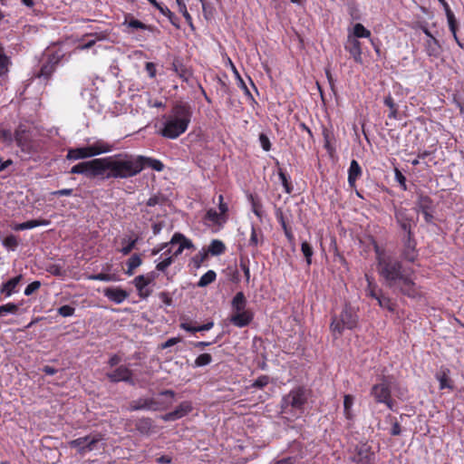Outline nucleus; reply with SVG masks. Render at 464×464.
I'll list each match as a JSON object with an SVG mask.
<instances>
[{
  "instance_id": "obj_47",
  "label": "nucleus",
  "mask_w": 464,
  "mask_h": 464,
  "mask_svg": "<svg viewBox=\"0 0 464 464\" xmlns=\"http://www.w3.org/2000/svg\"><path fill=\"white\" fill-rule=\"evenodd\" d=\"M3 246L8 250L14 251L19 246L18 237L14 235H9L3 240Z\"/></svg>"
},
{
  "instance_id": "obj_61",
  "label": "nucleus",
  "mask_w": 464,
  "mask_h": 464,
  "mask_svg": "<svg viewBox=\"0 0 464 464\" xmlns=\"http://www.w3.org/2000/svg\"><path fill=\"white\" fill-rule=\"evenodd\" d=\"M58 314L63 317H69L74 314L75 308L71 305H62L57 310Z\"/></svg>"
},
{
  "instance_id": "obj_38",
  "label": "nucleus",
  "mask_w": 464,
  "mask_h": 464,
  "mask_svg": "<svg viewBox=\"0 0 464 464\" xmlns=\"http://www.w3.org/2000/svg\"><path fill=\"white\" fill-rule=\"evenodd\" d=\"M14 139L18 147L24 151H29L30 145L27 143L25 139V131L24 130H16L14 135Z\"/></svg>"
},
{
  "instance_id": "obj_57",
  "label": "nucleus",
  "mask_w": 464,
  "mask_h": 464,
  "mask_svg": "<svg viewBox=\"0 0 464 464\" xmlns=\"http://www.w3.org/2000/svg\"><path fill=\"white\" fill-rule=\"evenodd\" d=\"M270 382V378L267 375H261L251 384L252 388L263 389Z\"/></svg>"
},
{
  "instance_id": "obj_37",
  "label": "nucleus",
  "mask_w": 464,
  "mask_h": 464,
  "mask_svg": "<svg viewBox=\"0 0 464 464\" xmlns=\"http://www.w3.org/2000/svg\"><path fill=\"white\" fill-rule=\"evenodd\" d=\"M125 21L128 22V25L131 28L149 30L150 32H153L155 30V27L153 25L146 24L140 22V20L135 19L130 14L126 16Z\"/></svg>"
},
{
  "instance_id": "obj_16",
  "label": "nucleus",
  "mask_w": 464,
  "mask_h": 464,
  "mask_svg": "<svg viewBox=\"0 0 464 464\" xmlns=\"http://www.w3.org/2000/svg\"><path fill=\"white\" fill-rule=\"evenodd\" d=\"M152 281L153 276H145L143 275L138 276L134 278L133 284L140 298L145 299L151 295V290L147 289L146 286L149 285Z\"/></svg>"
},
{
  "instance_id": "obj_41",
  "label": "nucleus",
  "mask_w": 464,
  "mask_h": 464,
  "mask_svg": "<svg viewBox=\"0 0 464 464\" xmlns=\"http://www.w3.org/2000/svg\"><path fill=\"white\" fill-rule=\"evenodd\" d=\"M142 263L140 256L138 254L132 255L127 261V271L126 274L128 276H131L134 273V270L139 267Z\"/></svg>"
},
{
  "instance_id": "obj_26",
  "label": "nucleus",
  "mask_w": 464,
  "mask_h": 464,
  "mask_svg": "<svg viewBox=\"0 0 464 464\" xmlns=\"http://www.w3.org/2000/svg\"><path fill=\"white\" fill-rule=\"evenodd\" d=\"M231 306L233 313L249 311L246 307V298L243 292H238L232 299Z\"/></svg>"
},
{
  "instance_id": "obj_9",
  "label": "nucleus",
  "mask_w": 464,
  "mask_h": 464,
  "mask_svg": "<svg viewBox=\"0 0 464 464\" xmlns=\"http://www.w3.org/2000/svg\"><path fill=\"white\" fill-rule=\"evenodd\" d=\"M371 395L377 403H382L386 405L388 409L393 410L395 401L392 397L391 386L386 379H382L381 382L372 385Z\"/></svg>"
},
{
  "instance_id": "obj_15",
  "label": "nucleus",
  "mask_w": 464,
  "mask_h": 464,
  "mask_svg": "<svg viewBox=\"0 0 464 464\" xmlns=\"http://www.w3.org/2000/svg\"><path fill=\"white\" fill-rule=\"evenodd\" d=\"M344 49L350 53L355 63H362V44L357 38L352 36L351 34H348L347 40L344 43Z\"/></svg>"
},
{
  "instance_id": "obj_12",
  "label": "nucleus",
  "mask_w": 464,
  "mask_h": 464,
  "mask_svg": "<svg viewBox=\"0 0 464 464\" xmlns=\"http://www.w3.org/2000/svg\"><path fill=\"white\" fill-rule=\"evenodd\" d=\"M106 377L113 383L123 382L130 385H135L132 371L123 364L119 365L111 372H106Z\"/></svg>"
},
{
  "instance_id": "obj_32",
  "label": "nucleus",
  "mask_w": 464,
  "mask_h": 464,
  "mask_svg": "<svg viewBox=\"0 0 464 464\" xmlns=\"http://www.w3.org/2000/svg\"><path fill=\"white\" fill-rule=\"evenodd\" d=\"M365 277L368 283L365 289L366 295L376 300L379 295L382 293V290L378 287L372 277L369 276L368 275H366Z\"/></svg>"
},
{
  "instance_id": "obj_7",
  "label": "nucleus",
  "mask_w": 464,
  "mask_h": 464,
  "mask_svg": "<svg viewBox=\"0 0 464 464\" xmlns=\"http://www.w3.org/2000/svg\"><path fill=\"white\" fill-rule=\"evenodd\" d=\"M103 440L101 433L89 434L72 440L68 442L71 449H75L79 455L84 456L87 452H91L97 449V444Z\"/></svg>"
},
{
  "instance_id": "obj_53",
  "label": "nucleus",
  "mask_w": 464,
  "mask_h": 464,
  "mask_svg": "<svg viewBox=\"0 0 464 464\" xmlns=\"http://www.w3.org/2000/svg\"><path fill=\"white\" fill-rule=\"evenodd\" d=\"M230 63H231V66H232V69H233L235 74L237 75V78L238 79V82H239L238 86L244 91L245 95H246L251 100H254V97H253L252 93L250 92L249 89L246 85L244 80L241 78V76L238 73L237 68L235 67V65L231 62H230Z\"/></svg>"
},
{
  "instance_id": "obj_50",
  "label": "nucleus",
  "mask_w": 464,
  "mask_h": 464,
  "mask_svg": "<svg viewBox=\"0 0 464 464\" xmlns=\"http://www.w3.org/2000/svg\"><path fill=\"white\" fill-rule=\"evenodd\" d=\"M212 362V356L209 353H201L194 361L193 367H203L208 365Z\"/></svg>"
},
{
  "instance_id": "obj_28",
  "label": "nucleus",
  "mask_w": 464,
  "mask_h": 464,
  "mask_svg": "<svg viewBox=\"0 0 464 464\" xmlns=\"http://www.w3.org/2000/svg\"><path fill=\"white\" fill-rule=\"evenodd\" d=\"M354 403V396L351 394H345L343 396V415L348 420L354 419V413L353 412V406Z\"/></svg>"
},
{
  "instance_id": "obj_44",
  "label": "nucleus",
  "mask_w": 464,
  "mask_h": 464,
  "mask_svg": "<svg viewBox=\"0 0 464 464\" xmlns=\"http://www.w3.org/2000/svg\"><path fill=\"white\" fill-rule=\"evenodd\" d=\"M352 36H354L355 38H370L371 37V32L370 30L366 29L362 24H355L353 26V34H351Z\"/></svg>"
},
{
  "instance_id": "obj_36",
  "label": "nucleus",
  "mask_w": 464,
  "mask_h": 464,
  "mask_svg": "<svg viewBox=\"0 0 464 464\" xmlns=\"http://www.w3.org/2000/svg\"><path fill=\"white\" fill-rule=\"evenodd\" d=\"M45 62L56 67L63 57V53L61 52V50L48 49L45 53Z\"/></svg>"
},
{
  "instance_id": "obj_43",
  "label": "nucleus",
  "mask_w": 464,
  "mask_h": 464,
  "mask_svg": "<svg viewBox=\"0 0 464 464\" xmlns=\"http://www.w3.org/2000/svg\"><path fill=\"white\" fill-rule=\"evenodd\" d=\"M55 69V66L52 65L51 63H48L47 62H44L42 64L39 72L37 73V77L48 80L52 76Z\"/></svg>"
},
{
  "instance_id": "obj_14",
  "label": "nucleus",
  "mask_w": 464,
  "mask_h": 464,
  "mask_svg": "<svg viewBox=\"0 0 464 464\" xmlns=\"http://www.w3.org/2000/svg\"><path fill=\"white\" fill-rule=\"evenodd\" d=\"M373 456L372 447L368 443H361L355 446L351 459L357 464H373Z\"/></svg>"
},
{
  "instance_id": "obj_60",
  "label": "nucleus",
  "mask_w": 464,
  "mask_h": 464,
  "mask_svg": "<svg viewBox=\"0 0 464 464\" xmlns=\"http://www.w3.org/2000/svg\"><path fill=\"white\" fill-rule=\"evenodd\" d=\"M323 137L324 141V148L331 152L333 150V147L331 145V140L333 139L332 131L324 128L323 130Z\"/></svg>"
},
{
  "instance_id": "obj_64",
  "label": "nucleus",
  "mask_w": 464,
  "mask_h": 464,
  "mask_svg": "<svg viewBox=\"0 0 464 464\" xmlns=\"http://www.w3.org/2000/svg\"><path fill=\"white\" fill-rule=\"evenodd\" d=\"M87 164H88V161H82V162H80V163L74 165L71 169L70 173L85 175Z\"/></svg>"
},
{
  "instance_id": "obj_40",
  "label": "nucleus",
  "mask_w": 464,
  "mask_h": 464,
  "mask_svg": "<svg viewBox=\"0 0 464 464\" xmlns=\"http://www.w3.org/2000/svg\"><path fill=\"white\" fill-rule=\"evenodd\" d=\"M226 250L225 244L218 240L213 239L208 246V254L210 253L213 256H219L223 254Z\"/></svg>"
},
{
  "instance_id": "obj_34",
  "label": "nucleus",
  "mask_w": 464,
  "mask_h": 464,
  "mask_svg": "<svg viewBox=\"0 0 464 464\" xmlns=\"http://www.w3.org/2000/svg\"><path fill=\"white\" fill-rule=\"evenodd\" d=\"M214 326L213 322H208L207 324L198 325V326H192L190 323H181L180 328L190 333H196V332H202V331H208Z\"/></svg>"
},
{
  "instance_id": "obj_25",
  "label": "nucleus",
  "mask_w": 464,
  "mask_h": 464,
  "mask_svg": "<svg viewBox=\"0 0 464 464\" xmlns=\"http://www.w3.org/2000/svg\"><path fill=\"white\" fill-rule=\"evenodd\" d=\"M92 156H98L102 153L111 152L113 150V146L102 140H96L93 144L90 145Z\"/></svg>"
},
{
  "instance_id": "obj_19",
  "label": "nucleus",
  "mask_w": 464,
  "mask_h": 464,
  "mask_svg": "<svg viewBox=\"0 0 464 464\" xmlns=\"http://www.w3.org/2000/svg\"><path fill=\"white\" fill-rule=\"evenodd\" d=\"M135 429L139 433L144 436H150L156 432V425L152 419L142 417L135 421Z\"/></svg>"
},
{
  "instance_id": "obj_29",
  "label": "nucleus",
  "mask_w": 464,
  "mask_h": 464,
  "mask_svg": "<svg viewBox=\"0 0 464 464\" xmlns=\"http://www.w3.org/2000/svg\"><path fill=\"white\" fill-rule=\"evenodd\" d=\"M384 105L389 108V114L388 118L392 120H398L399 119V107L398 104L394 102V99L391 94H388L384 98Z\"/></svg>"
},
{
  "instance_id": "obj_24",
  "label": "nucleus",
  "mask_w": 464,
  "mask_h": 464,
  "mask_svg": "<svg viewBox=\"0 0 464 464\" xmlns=\"http://www.w3.org/2000/svg\"><path fill=\"white\" fill-rule=\"evenodd\" d=\"M22 279V276H16L11 279H9L7 282L2 284L0 287L1 294H4L5 296L12 295L16 290L17 285H19L20 281Z\"/></svg>"
},
{
  "instance_id": "obj_51",
  "label": "nucleus",
  "mask_w": 464,
  "mask_h": 464,
  "mask_svg": "<svg viewBox=\"0 0 464 464\" xmlns=\"http://www.w3.org/2000/svg\"><path fill=\"white\" fill-rule=\"evenodd\" d=\"M89 279L95 280V281H102V282H111V281L117 280L115 275L107 274V273H99V274L92 275L89 276Z\"/></svg>"
},
{
  "instance_id": "obj_8",
  "label": "nucleus",
  "mask_w": 464,
  "mask_h": 464,
  "mask_svg": "<svg viewBox=\"0 0 464 464\" xmlns=\"http://www.w3.org/2000/svg\"><path fill=\"white\" fill-rule=\"evenodd\" d=\"M393 210L395 221L403 234L414 233V228L418 223V216L414 217L410 209L402 206H394Z\"/></svg>"
},
{
  "instance_id": "obj_6",
  "label": "nucleus",
  "mask_w": 464,
  "mask_h": 464,
  "mask_svg": "<svg viewBox=\"0 0 464 464\" xmlns=\"http://www.w3.org/2000/svg\"><path fill=\"white\" fill-rule=\"evenodd\" d=\"M309 395V390L304 386L292 389L282 398V411L285 413L298 411L299 414H302L304 411V406L307 403Z\"/></svg>"
},
{
  "instance_id": "obj_42",
  "label": "nucleus",
  "mask_w": 464,
  "mask_h": 464,
  "mask_svg": "<svg viewBox=\"0 0 464 464\" xmlns=\"http://www.w3.org/2000/svg\"><path fill=\"white\" fill-rule=\"evenodd\" d=\"M217 278V274L214 270H208L198 280V286L205 287L210 284H212Z\"/></svg>"
},
{
  "instance_id": "obj_56",
  "label": "nucleus",
  "mask_w": 464,
  "mask_h": 464,
  "mask_svg": "<svg viewBox=\"0 0 464 464\" xmlns=\"http://www.w3.org/2000/svg\"><path fill=\"white\" fill-rule=\"evenodd\" d=\"M18 309V305L14 303L0 305V315L3 316L6 314H16Z\"/></svg>"
},
{
  "instance_id": "obj_39",
  "label": "nucleus",
  "mask_w": 464,
  "mask_h": 464,
  "mask_svg": "<svg viewBox=\"0 0 464 464\" xmlns=\"http://www.w3.org/2000/svg\"><path fill=\"white\" fill-rule=\"evenodd\" d=\"M247 198L251 204L252 211L254 212V214L256 217L261 218L263 206H262L261 200L258 198V196L254 195V194H248Z\"/></svg>"
},
{
  "instance_id": "obj_62",
  "label": "nucleus",
  "mask_w": 464,
  "mask_h": 464,
  "mask_svg": "<svg viewBox=\"0 0 464 464\" xmlns=\"http://www.w3.org/2000/svg\"><path fill=\"white\" fill-rule=\"evenodd\" d=\"M174 261L173 256H166L162 261L157 264L156 269L164 272Z\"/></svg>"
},
{
  "instance_id": "obj_46",
  "label": "nucleus",
  "mask_w": 464,
  "mask_h": 464,
  "mask_svg": "<svg viewBox=\"0 0 464 464\" xmlns=\"http://www.w3.org/2000/svg\"><path fill=\"white\" fill-rule=\"evenodd\" d=\"M130 411H140V410H149V402L148 398H140L138 400L132 401L130 403Z\"/></svg>"
},
{
  "instance_id": "obj_31",
  "label": "nucleus",
  "mask_w": 464,
  "mask_h": 464,
  "mask_svg": "<svg viewBox=\"0 0 464 464\" xmlns=\"http://www.w3.org/2000/svg\"><path fill=\"white\" fill-rule=\"evenodd\" d=\"M171 69L176 72V74L182 80L188 81L190 72L186 68V66L179 61V59H175L171 64Z\"/></svg>"
},
{
  "instance_id": "obj_1",
  "label": "nucleus",
  "mask_w": 464,
  "mask_h": 464,
  "mask_svg": "<svg viewBox=\"0 0 464 464\" xmlns=\"http://www.w3.org/2000/svg\"><path fill=\"white\" fill-rule=\"evenodd\" d=\"M373 248L379 276L388 288L394 294L411 300H420L425 297L423 287L415 282V270L412 267L405 266L401 260L387 255L376 243Z\"/></svg>"
},
{
  "instance_id": "obj_11",
  "label": "nucleus",
  "mask_w": 464,
  "mask_h": 464,
  "mask_svg": "<svg viewBox=\"0 0 464 464\" xmlns=\"http://www.w3.org/2000/svg\"><path fill=\"white\" fill-rule=\"evenodd\" d=\"M178 245V248L174 250L173 252V258L179 256L181 255V253L184 251V249H192L194 248V245L192 241L188 238H187L183 234L179 232H176L169 242L161 244L160 246L158 249H153L152 254L156 255L161 250L165 249L167 246H175Z\"/></svg>"
},
{
  "instance_id": "obj_55",
  "label": "nucleus",
  "mask_w": 464,
  "mask_h": 464,
  "mask_svg": "<svg viewBox=\"0 0 464 464\" xmlns=\"http://www.w3.org/2000/svg\"><path fill=\"white\" fill-rule=\"evenodd\" d=\"M208 252L203 250V251H200L198 252V254H196L193 257H192V263H193V266L196 267V268H199L201 266V265L205 262V260L208 258Z\"/></svg>"
},
{
  "instance_id": "obj_52",
  "label": "nucleus",
  "mask_w": 464,
  "mask_h": 464,
  "mask_svg": "<svg viewBox=\"0 0 464 464\" xmlns=\"http://www.w3.org/2000/svg\"><path fill=\"white\" fill-rule=\"evenodd\" d=\"M138 241H139L138 236H135L134 237H130L128 239L127 244L125 246H123L120 251L124 256L129 255L136 247Z\"/></svg>"
},
{
  "instance_id": "obj_2",
  "label": "nucleus",
  "mask_w": 464,
  "mask_h": 464,
  "mask_svg": "<svg viewBox=\"0 0 464 464\" xmlns=\"http://www.w3.org/2000/svg\"><path fill=\"white\" fill-rule=\"evenodd\" d=\"M192 117L191 106L187 102H178L172 109L170 114L165 119L160 134L167 139H177L186 132Z\"/></svg>"
},
{
  "instance_id": "obj_18",
  "label": "nucleus",
  "mask_w": 464,
  "mask_h": 464,
  "mask_svg": "<svg viewBox=\"0 0 464 464\" xmlns=\"http://www.w3.org/2000/svg\"><path fill=\"white\" fill-rule=\"evenodd\" d=\"M254 319V314L251 310L233 313L230 316V323L239 328L247 326Z\"/></svg>"
},
{
  "instance_id": "obj_20",
  "label": "nucleus",
  "mask_w": 464,
  "mask_h": 464,
  "mask_svg": "<svg viewBox=\"0 0 464 464\" xmlns=\"http://www.w3.org/2000/svg\"><path fill=\"white\" fill-rule=\"evenodd\" d=\"M103 295L117 304L129 297V293L121 287H107L103 290Z\"/></svg>"
},
{
  "instance_id": "obj_33",
  "label": "nucleus",
  "mask_w": 464,
  "mask_h": 464,
  "mask_svg": "<svg viewBox=\"0 0 464 464\" xmlns=\"http://www.w3.org/2000/svg\"><path fill=\"white\" fill-rule=\"evenodd\" d=\"M376 301L382 308L387 309L391 313H393L396 309V303L390 296L384 295L383 292L379 295Z\"/></svg>"
},
{
  "instance_id": "obj_30",
  "label": "nucleus",
  "mask_w": 464,
  "mask_h": 464,
  "mask_svg": "<svg viewBox=\"0 0 464 464\" xmlns=\"http://www.w3.org/2000/svg\"><path fill=\"white\" fill-rule=\"evenodd\" d=\"M264 243V233L260 227L252 226L250 238L248 241L249 246L257 247Z\"/></svg>"
},
{
  "instance_id": "obj_10",
  "label": "nucleus",
  "mask_w": 464,
  "mask_h": 464,
  "mask_svg": "<svg viewBox=\"0 0 464 464\" xmlns=\"http://www.w3.org/2000/svg\"><path fill=\"white\" fill-rule=\"evenodd\" d=\"M401 257L410 263H414L419 256L417 250V240L414 233L403 234L401 238Z\"/></svg>"
},
{
  "instance_id": "obj_27",
  "label": "nucleus",
  "mask_w": 464,
  "mask_h": 464,
  "mask_svg": "<svg viewBox=\"0 0 464 464\" xmlns=\"http://www.w3.org/2000/svg\"><path fill=\"white\" fill-rule=\"evenodd\" d=\"M425 51L429 56L438 57L440 53L441 45L436 37L428 39L425 44Z\"/></svg>"
},
{
  "instance_id": "obj_49",
  "label": "nucleus",
  "mask_w": 464,
  "mask_h": 464,
  "mask_svg": "<svg viewBox=\"0 0 464 464\" xmlns=\"http://www.w3.org/2000/svg\"><path fill=\"white\" fill-rule=\"evenodd\" d=\"M278 177L282 182V185L285 188V193L290 194L293 190V186L291 184L289 177L286 175V173L282 169H279V170H278Z\"/></svg>"
},
{
  "instance_id": "obj_13",
  "label": "nucleus",
  "mask_w": 464,
  "mask_h": 464,
  "mask_svg": "<svg viewBox=\"0 0 464 464\" xmlns=\"http://www.w3.org/2000/svg\"><path fill=\"white\" fill-rule=\"evenodd\" d=\"M416 207L424 218L427 224H433V200L428 195L420 194L416 201Z\"/></svg>"
},
{
  "instance_id": "obj_21",
  "label": "nucleus",
  "mask_w": 464,
  "mask_h": 464,
  "mask_svg": "<svg viewBox=\"0 0 464 464\" xmlns=\"http://www.w3.org/2000/svg\"><path fill=\"white\" fill-rule=\"evenodd\" d=\"M362 170L357 160H353L348 169V184L351 188H356V180L362 176Z\"/></svg>"
},
{
  "instance_id": "obj_59",
  "label": "nucleus",
  "mask_w": 464,
  "mask_h": 464,
  "mask_svg": "<svg viewBox=\"0 0 464 464\" xmlns=\"http://www.w3.org/2000/svg\"><path fill=\"white\" fill-rule=\"evenodd\" d=\"M280 224H281V227L284 230V233L287 238V240L290 242V243H293L295 241V237H294V234L292 232V229L287 226L286 222L285 221L283 216H281L280 218Z\"/></svg>"
},
{
  "instance_id": "obj_48",
  "label": "nucleus",
  "mask_w": 464,
  "mask_h": 464,
  "mask_svg": "<svg viewBox=\"0 0 464 464\" xmlns=\"http://www.w3.org/2000/svg\"><path fill=\"white\" fill-rule=\"evenodd\" d=\"M301 251L305 257L307 266H310L312 264V256L314 255L313 246L308 242L304 241L301 244Z\"/></svg>"
},
{
  "instance_id": "obj_5",
  "label": "nucleus",
  "mask_w": 464,
  "mask_h": 464,
  "mask_svg": "<svg viewBox=\"0 0 464 464\" xmlns=\"http://www.w3.org/2000/svg\"><path fill=\"white\" fill-rule=\"evenodd\" d=\"M359 317L355 309L345 304L339 314L332 316L330 330L334 339L340 338L345 330H353L357 327Z\"/></svg>"
},
{
  "instance_id": "obj_63",
  "label": "nucleus",
  "mask_w": 464,
  "mask_h": 464,
  "mask_svg": "<svg viewBox=\"0 0 464 464\" xmlns=\"http://www.w3.org/2000/svg\"><path fill=\"white\" fill-rule=\"evenodd\" d=\"M395 180L400 184V187L403 191L407 190L406 177L398 169H395Z\"/></svg>"
},
{
  "instance_id": "obj_45",
  "label": "nucleus",
  "mask_w": 464,
  "mask_h": 464,
  "mask_svg": "<svg viewBox=\"0 0 464 464\" xmlns=\"http://www.w3.org/2000/svg\"><path fill=\"white\" fill-rule=\"evenodd\" d=\"M157 9L166 17H168V19L169 20V22L177 28L179 27V24L177 23L178 21V18L176 17V15L174 14V13H172L170 11V9L166 6V5H162L161 4L159 5V7H157Z\"/></svg>"
},
{
  "instance_id": "obj_4",
  "label": "nucleus",
  "mask_w": 464,
  "mask_h": 464,
  "mask_svg": "<svg viewBox=\"0 0 464 464\" xmlns=\"http://www.w3.org/2000/svg\"><path fill=\"white\" fill-rule=\"evenodd\" d=\"M120 154L122 179L137 176L145 168H150L159 172L164 169V164L160 160L141 155L133 157L127 153Z\"/></svg>"
},
{
  "instance_id": "obj_35",
  "label": "nucleus",
  "mask_w": 464,
  "mask_h": 464,
  "mask_svg": "<svg viewBox=\"0 0 464 464\" xmlns=\"http://www.w3.org/2000/svg\"><path fill=\"white\" fill-rule=\"evenodd\" d=\"M205 220L210 222L212 225H221L227 221L214 208H210L205 215Z\"/></svg>"
},
{
  "instance_id": "obj_58",
  "label": "nucleus",
  "mask_w": 464,
  "mask_h": 464,
  "mask_svg": "<svg viewBox=\"0 0 464 464\" xmlns=\"http://www.w3.org/2000/svg\"><path fill=\"white\" fill-rule=\"evenodd\" d=\"M437 379L440 382V389H452L453 387L450 385V380L448 377L446 372H443L442 374H440L437 376Z\"/></svg>"
},
{
  "instance_id": "obj_22",
  "label": "nucleus",
  "mask_w": 464,
  "mask_h": 464,
  "mask_svg": "<svg viewBox=\"0 0 464 464\" xmlns=\"http://www.w3.org/2000/svg\"><path fill=\"white\" fill-rule=\"evenodd\" d=\"M93 157L90 146L69 149L66 158L70 160H77Z\"/></svg>"
},
{
  "instance_id": "obj_3",
  "label": "nucleus",
  "mask_w": 464,
  "mask_h": 464,
  "mask_svg": "<svg viewBox=\"0 0 464 464\" xmlns=\"http://www.w3.org/2000/svg\"><path fill=\"white\" fill-rule=\"evenodd\" d=\"M85 176L88 178L102 177L103 179H122L121 154L89 160Z\"/></svg>"
},
{
  "instance_id": "obj_54",
  "label": "nucleus",
  "mask_w": 464,
  "mask_h": 464,
  "mask_svg": "<svg viewBox=\"0 0 464 464\" xmlns=\"http://www.w3.org/2000/svg\"><path fill=\"white\" fill-rule=\"evenodd\" d=\"M239 266L244 273L246 283L248 284L250 281V267L249 260L246 257H240Z\"/></svg>"
},
{
  "instance_id": "obj_17",
  "label": "nucleus",
  "mask_w": 464,
  "mask_h": 464,
  "mask_svg": "<svg viewBox=\"0 0 464 464\" xmlns=\"http://www.w3.org/2000/svg\"><path fill=\"white\" fill-rule=\"evenodd\" d=\"M192 410V407L189 402L183 401L181 402L174 411H169L162 416V420L165 421H172L188 414Z\"/></svg>"
},
{
  "instance_id": "obj_23",
  "label": "nucleus",
  "mask_w": 464,
  "mask_h": 464,
  "mask_svg": "<svg viewBox=\"0 0 464 464\" xmlns=\"http://www.w3.org/2000/svg\"><path fill=\"white\" fill-rule=\"evenodd\" d=\"M49 224H50V221L47 219H44V218L32 219V220H28V221H25L23 223L15 224L13 227V229L15 231H21V230H25V229H32V228H34V227H40V226H47Z\"/></svg>"
}]
</instances>
